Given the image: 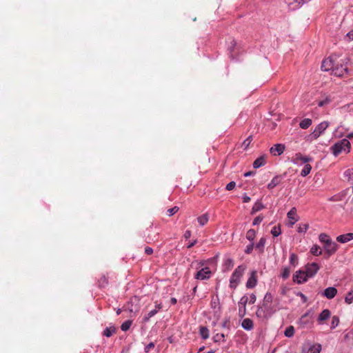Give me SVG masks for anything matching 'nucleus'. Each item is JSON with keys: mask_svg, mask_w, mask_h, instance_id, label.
<instances>
[{"mask_svg": "<svg viewBox=\"0 0 353 353\" xmlns=\"http://www.w3.org/2000/svg\"><path fill=\"white\" fill-rule=\"evenodd\" d=\"M339 324V318L337 316H334L332 318L331 329H334Z\"/></svg>", "mask_w": 353, "mask_h": 353, "instance_id": "nucleus-43", "label": "nucleus"}, {"mask_svg": "<svg viewBox=\"0 0 353 353\" xmlns=\"http://www.w3.org/2000/svg\"><path fill=\"white\" fill-rule=\"evenodd\" d=\"M345 177L347 178V180L353 179V168H350L347 170L344 173Z\"/></svg>", "mask_w": 353, "mask_h": 353, "instance_id": "nucleus-49", "label": "nucleus"}, {"mask_svg": "<svg viewBox=\"0 0 353 353\" xmlns=\"http://www.w3.org/2000/svg\"><path fill=\"white\" fill-rule=\"evenodd\" d=\"M254 245L252 243L247 245L246 249L245 250V253L250 254L253 250Z\"/></svg>", "mask_w": 353, "mask_h": 353, "instance_id": "nucleus-57", "label": "nucleus"}, {"mask_svg": "<svg viewBox=\"0 0 353 353\" xmlns=\"http://www.w3.org/2000/svg\"><path fill=\"white\" fill-rule=\"evenodd\" d=\"M191 236V231L190 230H186L184 233V238L188 239Z\"/></svg>", "mask_w": 353, "mask_h": 353, "instance_id": "nucleus-60", "label": "nucleus"}, {"mask_svg": "<svg viewBox=\"0 0 353 353\" xmlns=\"http://www.w3.org/2000/svg\"><path fill=\"white\" fill-rule=\"evenodd\" d=\"M245 270V268L242 265H239L236 268L230 277V285L231 288L236 287Z\"/></svg>", "mask_w": 353, "mask_h": 353, "instance_id": "nucleus-3", "label": "nucleus"}, {"mask_svg": "<svg viewBox=\"0 0 353 353\" xmlns=\"http://www.w3.org/2000/svg\"><path fill=\"white\" fill-rule=\"evenodd\" d=\"M282 277L285 279L287 278V268H283L282 269V273H281Z\"/></svg>", "mask_w": 353, "mask_h": 353, "instance_id": "nucleus-59", "label": "nucleus"}, {"mask_svg": "<svg viewBox=\"0 0 353 353\" xmlns=\"http://www.w3.org/2000/svg\"><path fill=\"white\" fill-rule=\"evenodd\" d=\"M257 283V272L256 271H252L251 272V275L248 279V281L246 283V287L248 288H253L256 286Z\"/></svg>", "mask_w": 353, "mask_h": 353, "instance_id": "nucleus-13", "label": "nucleus"}, {"mask_svg": "<svg viewBox=\"0 0 353 353\" xmlns=\"http://www.w3.org/2000/svg\"><path fill=\"white\" fill-rule=\"evenodd\" d=\"M329 125L328 121H323L318 124L314 130L307 136V140L312 141L317 139L328 128Z\"/></svg>", "mask_w": 353, "mask_h": 353, "instance_id": "nucleus-2", "label": "nucleus"}, {"mask_svg": "<svg viewBox=\"0 0 353 353\" xmlns=\"http://www.w3.org/2000/svg\"><path fill=\"white\" fill-rule=\"evenodd\" d=\"M285 149V145L284 144L278 143L274 145L270 150V153L274 156H277L281 154Z\"/></svg>", "mask_w": 353, "mask_h": 353, "instance_id": "nucleus-12", "label": "nucleus"}, {"mask_svg": "<svg viewBox=\"0 0 353 353\" xmlns=\"http://www.w3.org/2000/svg\"><path fill=\"white\" fill-rule=\"evenodd\" d=\"M351 148L350 142L347 139H343L336 143L331 148L332 152L334 156H337L343 150L350 152Z\"/></svg>", "mask_w": 353, "mask_h": 353, "instance_id": "nucleus-1", "label": "nucleus"}, {"mask_svg": "<svg viewBox=\"0 0 353 353\" xmlns=\"http://www.w3.org/2000/svg\"><path fill=\"white\" fill-rule=\"evenodd\" d=\"M108 285V278L103 275L101 276V278L98 280V285L101 288H105Z\"/></svg>", "mask_w": 353, "mask_h": 353, "instance_id": "nucleus-26", "label": "nucleus"}, {"mask_svg": "<svg viewBox=\"0 0 353 353\" xmlns=\"http://www.w3.org/2000/svg\"><path fill=\"white\" fill-rule=\"evenodd\" d=\"M264 302L269 303L272 304L273 302V296L271 293L267 292L264 296L263 301Z\"/></svg>", "mask_w": 353, "mask_h": 353, "instance_id": "nucleus-46", "label": "nucleus"}, {"mask_svg": "<svg viewBox=\"0 0 353 353\" xmlns=\"http://www.w3.org/2000/svg\"><path fill=\"white\" fill-rule=\"evenodd\" d=\"M307 278L303 270H299L296 272V274L293 276V281L299 284L305 282Z\"/></svg>", "mask_w": 353, "mask_h": 353, "instance_id": "nucleus-11", "label": "nucleus"}, {"mask_svg": "<svg viewBox=\"0 0 353 353\" xmlns=\"http://www.w3.org/2000/svg\"><path fill=\"white\" fill-rule=\"evenodd\" d=\"M252 141V136H250L243 142L242 147L243 148L244 150H246L249 147Z\"/></svg>", "mask_w": 353, "mask_h": 353, "instance_id": "nucleus-45", "label": "nucleus"}, {"mask_svg": "<svg viewBox=\"0 0 353 353\" xmlns=\"http://www.w3.org/2000/svg\"><path fill=\"white\" fill-rule=\"evenodd\" d=\"M236 186V183L234 181H231L226 185V190H232Z\"/></svg>", "mask_w": 353, "mask_h": 353, "instance_id": "nucleus-53", "label": "nucleus"}, {"mask_svg": "<svg viewBox=\"0 0 353 353\" xmlns=\"http://www.w3.org/2000/svg\"><path fill=\"white\" fill-rule=\"evenodd\" d=\"M337 294V290L334 287H328L325 289L323 294L326 298L331 299H333Z\"/></svg>", "mask_w": 353, "mask_h": 353, "instance_id": "nucleus-14", "label": "nucleus"}, {"mask_svg": "<svg viewBox=\"0 0 353 353\" xmlns=\"http://www.w3.org/2000/svg\"><path fill=\"white\" fill-rule=\"evenodd\" d=\"M312 170V166L310 164H305L303 169L301 170V175L306 176L308 175Z\"/></svg>", "mask_w": 353, "mask_h": 353, "instance_id": "nucleus-32", "label": "nucleus"}, {"mask_svg": "<svg viewBox=\"0 0 353 353\" xmlns=\"http://www.w3.org/2000/svg\"><path fill=\"white\" fill-rule=\"evenodd\" d=\"M132 321L130 320L125 321L123 322L121 325V329L122 331H127L130 329V326L132 325Z\"/></svg>", "mask_w": 353, "mask_h": 353, "instance_id": "nucleus-35", "label": "nucleus"}, {"mask_svg": "<svg viewBox=\"0 0 353 353\" xmlns=\"http://www.w3.org/2000/svg\"><path fill=\"white\" fill-rule=\"evenodd\" d=\"M255 234H256L255 230L253 229H250L246 233V238L249 241H253L255 237Z\"/></svg>", "mask_w": 353, "mask_h": 353, "instance_id": "nucleus-42", "label": "nucleus"}, {"mask_svg": "<svg viewBox=\"0 0 353 353\" xmlns=\"http://www.w3.org/2000/svg\"><path fill=\"white\" fill-rule=\"evenodd\" d=\"M154 347V343L153 342L150 343L148 345H147L145 347V352L146 353L150 352V351Z\"/></svg>", "mask_w": 353, "mask_h": 353, "instance_id": "nucleus-54", "label": "nucleus"}, {"mask_svg": "<svg viewBox=\"0 0 353 353\" xmlns=\"http://www.w3.org/2000/svg\"><path fill=\"white\" fill-rule=\"evenodd\" d=\"M282 299L280 296H277L274 299H273L272 305L274 309V313L280 309L284 308L283 303H282Z\"/></svg>", "mask_w": 353, "mask_h": 353, "instance_id": "nucleus-18", "label": "nucleus"}, {"mask_svg": "<svg viewBox=\"0 0 353 353\" xmlns=\"http://www.w3.org/2000/svg\"><path fill=\"white\" fill-rule=\"evenodd\" d=\"M346 36L348 37L350 39L353 40V30L350 31Z\"/></svg>", "mask_w": 353, "mask_h": 353, "instance_id": "nucleus-63", "label": "nucleus"}, {"mask_svg": "<svg viewBox=\"0 0 353 353\" xmlns=\"http://www.w3.org/2000/svg\"><path fill=\"white\" fill-rule=\"evenodd\" d=\"M349 70L346 67H343L342 65L340 66L336 65L334 66V68L332 71V74L336 77H343L345 74H348Z\"/></svg>", "mask_w": 353, "mask_h": 353, "instance_id": "nucleus-8", "label": "nucleus"}, {"mask_svg": "<svg viewBox=\"0 0 353 353\" xmlns=\"http://www.w3.org/2000/svg\"><path fill=\"white\" fill-rule=\"evenodd\" d=\"M319 241L324 244L327 243L329 241H332V239L330 238V236L325 233H321L319 235Z\"/></svg>", "mask_w": 353, "mask_h": 353, "instance_id": "nucleus-31", "label": "nucleus"}, {"mask_svg": "<svg viewBox=\"0 0 353 353\" xmlns=\"http://www.w3.org/2000/svg\"><path fill=\"white\" fill-rule=\"evenodd\" d=\"M211 274H212V272H211L210 268L208 267H205V268H202L199 271H198L196 273L194 278L196 279H199V280L208 279L210 277Z\"/></svg>", "mask_w": 353, "mask_h": 353, "instance_id": "nucleus-6", "label": "nucleus"}, {"mask_svg": "<svg viewBox=\"0 0 353 353\" xmlns=\"http://www.w3.org/2000/svg\"><path fill=\"white\" fill-rule=\"evenodd\" d=\"M256 297L255 294H252L250 296V298L248 297V303H249L250 304H254L256 302Z\"/></svg>", "mask_w": 353, "mask_h": 353, "instance_id": "nucleus-55", "label": "nucleus"}, {"mask_svg": "<svg viewBox=\"0 0 353 353\" xmlns=\"http://www.w3.org/2000/svg\"><path fill=\"white\" fill-rule=\"evenodd\" d=\"M158 312V310L157 309H154L151 311H150L148 314L146 316H145V317L143 318V321L145 322H147L149 321V319L152 317L153 316H154Z\"/></svg>", "mask_w": 353, "mask_h": 353, "instance_id": "nucleus-40", "label": "nucleus"}, {"mask_svg": "<svg viewBox=\"0 0 353 353\" xmlns=\"http://www.w3.org/2000/svg\"><path fill=\"white\" fill-rule=\"evenodd\" d=\"M299 219V215L296 214V208L295 207H293L288 211V226L292 227Z\"/></svg>", "mask_w": 353, "mask_h": 353, "instance_id": "nucleus-7", "label": "nucleus"}, {"mask_svg": "<svg viewBox=\"0 0 353 353\" xmlns=\"http://www.w3.org/2000/svg\"><path fill=\"white\" fill-rule=\"evenodd\" d=\"M286 292H287L286 287L285 285H282L278 292L277 296H280L281 298H283V297H285V296L286 294Z\"/></svg>", "mask_w": 353, "mask_h": 353, "instance_id": "nucleus-48", "label": "nucleus"}, {"mask_svg": "<svg viewBox=\"0 0 353 353\" xmlns=\"http://www.w3.org/2000/svg\"><path fill=\"white\" fill-rule=\"evenodd\" d=\"M319 268V265L315 262L308 263L305 265V270L304 271L305 274H306L307 278L313 277L318 272Z\"/></svg>", "mask_w": 353, "mask_h": 353, "instance_id": "nucleus-5", "label": "nucleus"}, {"mask_svg": "<svg viewBox=\"0 0 353 353\" xmlns=\"http://www.w3.org/2000/svg\"><path fill=\"white\" fill-rule=\"evenodd\" d=\"M236 46V41L233 39H230L228 44V50L229 51L230 55L232 59H234L236 54L235 52Z\"/></svg>", "mask_w": 353, "mask_h": 353, "instance_id": "nucleus-15", "label": "nucleus"}, {"mask_svg": "<svg viewBox=\"0 0 353 353\" xmlns=\"http://www.w3.org/2000/svg\"><path fill=\"white\" fill-rule=\"evenodd\" d=\"M263 208V205H262V203L261 202H259V201L256 202L252 208L251 214H254V213L260 211Z\"/></svg>", "mask_w": 353, "mask_h": 353, "instance_id": "nucleus-30", "label": "nucleus"}, {"mask_svg": "<svg viewBox=\"0 0 353 353\" xmlns=\"http://www.w3.org/2000/svg\"><path fill=\"white\" fill-rule=\"evenodd\" d=\"M256 315L257 317L261 319H268L271 316L269 313H266L265 309H263L261 305L258 306V308L256 311Z\"/></svg>", "mask_w": 353, "mask_h": 353, "instance_id": "nucleus-19", "label": "nucleus"}, {"mask_svg": "<svg viewBox=\"0 0 353 353\" xmlns=\"http://www.w3.org/2000/svg\"><path fill=\"white\" fill-rule=\"evenodd\" d=\"M344 196H345V194H343V193L339 194H335V195L331 196L329 199V201H339L343 200Z\"/></svg>", "mask_w": 353, "mask_h": 353, "instance_id": "nucleus-37", "label": "nucleus"}, {"mask_svg": "<svg viewBox=\"0 0 353 353\" xmlns=\"http://www.w3.org/2000/svg\"><path fill=\"white\" fill-rule=\"evenodd\" d=\"M321 349H322L321 345L320 343H316V344L312 345L309 347L308 350L311 353H320L321 351Z\"/></svg>", "mask_w": 353, "mask_h": 353, "instance_id": "nucleus-27", "label": "nucleus"}, {"mask_svg": "<svg viewBox=\"0 0 353 353\" xmlns=\"http://www.w3.org/2000/svg\"><path fill=\"white\" fill-rule=\"evenodd\" d=\"M312 160V159L310 157H304L301 153H297L295 154V157L293 158L292 161L295 163H298L299 161H301L303 163H306Z\"/></svg>", "mask_w": 353, "mask_h": 353, "instance_id": "nucleus-16", "label": "nucleus"}, {"mask_svg": "<svg viewBox=\"0 0 353 353\" xmlns=\"http://www.w3.org/2000/svg\"><path fill=\"white\" fill-rule=\"evenodd\" d=\"M178 211H179V208L177 206H174V207L168 210L167 214L169 216H171L173 214H174L175 213H176Z\"/></svg>", "mask_w": 353, "mask_h": 353, "instance_id": "nucleus-50", "label": "nucleus"}, {"mask_svg": "<svg viewBox=\"0 0 353 353\" xmlns=\"http://www.w3.org/2000/svg\"><path fill=\"white\" fill-rule=\"evenodd\" d=\"M290 263L293 266H296L298 264V256L296 254L294 253L290 254Z\"/></svg>", "mask_w": 353, "mask_h": 353, "instance_id": "nucleus-38", "label": "nucleus"}, {"mask_svg": "<svg viewBox=\"0 0 353 353\" xmlns=\"http://www.w3.org/2000/svg\"><path fill=\"white\" fill-rule=\"evenodd\" d=\"M253 174V172H248L244 174L245 176H250Z\"/></svg>", "mask_w": 353, "mask_h": 353, "instance_id": "nucleus-64", "label": "nucleus"}, {"mask_svg": "<svg viewBox=\"0 0 353 353\" xmlns=\"http://www.w3.org/2000/svg\"><path fill=\"white\" fill-rule=\"evenodd\" d=\"M145 252L148 254V255H150L153 253V250L152 248L150 247H146L145 248Z\"/></svg>", "mask_w": 353, "mask_h": 353, "instance_id": "nucleus-58", "label": "nucleus"}, {"mask_svg": "<svg viewBox=\"0 0 353 353\" xmlns=\"http://www.w3.org/2000/svg\"><path fill=\"white\" fill-rule=\"evenodd\" d=\"M197 220H198V222L199 223V224L203 226V225H205L208 223V221L209 220V217L207 214H203V215L199 216Z\"/></svg>", "mask_w": 353, "mask_h": 353, "instance_id": "nucleus-29", "label": "nucleus"}, {"mask_svg": "<svg viewBox=\"0 0 353 353\" xmlns=\"http://www.w3.org/2000/svg\"><path fill=\"white\" fill-rule=\"evenodd\" d=\"M265 164V157L262 156L257 158L253 163V167L254 168H259Z\"/></svg>", "mask_w": 353, "mask_h": 353, "instance_id": "nucleus-22", "label": "nucleus"}, {"mask_svg": "<svg viewBox=\"0 0 353 353\" xmlns=\"http://www.w3.org/2000/svg\"><path fill=\"white\" fill-rule=\"evenodd\" d=\"M353 239V233H347L339 235L336 237V241L341 243H347Z\"/></svg>", "mask_w": 353, "mask_h": 353, "instance_id": "nucleus-17", "label": "nucleus"}, {"mask_svg": "<svg viewBox=\"0 0 353 353\" xmlns=\"http://www.w3.org/2000/svg\"><path fill=\"white\" fill-rule=\"evenodd\" d=\"M241 325L246 330H251L254 327L253 321L248 318L242 321Z\"/></svg>", "mask_w": 353, "mask_h": 353, "instance_id": "nucleus-21", "label": "nucleus"}, {"mask_svg": "<svg viewBox=\"0 0 353 353\" xmlns=\"http://www.w3.org/2000/svg\"><path fill=\"white\" fill-rule=\"evenodd\" d=\"M225 338V335L223 334H217L216 336H214V340L215 342H218L220 341H223Z\"/></svg>", "mask_w": 353, "mask_h": 353, "instance_id": "nucleus-52", "label": "nucleus"}, {"mask_svg": "<svg viewBox=\"0 0 353 353\" xmlns=\"http://www.w3.org/2000/svg\"><path fill=\"white\" fill-rule=\"evenodd\" d=\"M116 330L117 329L114 326L108 327L104 330L103 334L106 337H110L116 332Z\"/></svg>", "mask_w": 353, "mask_h": 353, "instance_id": "nucleus-24", "label": "nucleus"}, {"mask_svg": "<svg viewBox=\"0 0 353 353\" xmlns=\"http://www.w3.org/2000/svg\"><path fill=\"white\" fill-rule=\"evenodd\" d=\"M294 334V328L293 326H288V338L292 337Z\"/></svg>", "mask_w": 353, "mask_h": 353, "instance_id": "nucleus-56", "label": "nucleus"}, {"mask_svg": "<svg viewBox=\"0 0 353 353\" xmlns=\"http://www.w3.org/2000/svg\"><path fill=\"white\" fill-rule=\"evenodd\" d=\"M339 245L334 241H329L327 243L323 245V249L325 250L324 256L326 259L330 258L338 250Z\"/></svg>", "mask_w": 353, "mask_h": 353, "instance_id": "nucleus-4", "label": "nucleus"}, {"mask_svg": "<svg viewBox=\"0 0 353 353\" xmlns=\"http://www.w3.org/2000/svg\"><path fill=\"white\" fill-rule=\"evenodd\" d=\"M312 123V121L311 119H303L300 123L299 127L302 129H307Z\"/></svg>", "mask_w": 353, "mask_h": 353, "instance_id": "nucleus-23", "label": "nucleus"}, {"mask_svg": "<svg viewBox=\"0 0 353 353\" xmlns=\"http://www.w3.org/2000/svg\"><path fill=\"white\" fill-rule=\"evenodd\" d=\"M280 178L279 176L274 177L271 182L268 184V188L272 189L280 183Z\"/></svg>", "mask_w": 353, "mask_h": 353, "instance_id": "nucleus-36", "label": "nucleus"}, {"mask_svg": "<svg viewBox=\"0 0 353 353\" xmlns=\"http://www.w3.org/2000/svg\"><path fill=\"white\" fill-rule=\"evenodd\" d=\"M345 301L347 304H351L353 302V290L350 291L345 297Z\"/></svg>", "mask_w": 353, "mask_h": 353, "instance_id": "nucleus-41", "label": "nucleus"}, {"mask_svg": "<svg viewBox=\"0 0 353 353\" xmlns=\"http://www.w3.org/2000/svg\"><path fill=\"white\" fill-rule=\"evenodd\" d=\"M334 66V63L331 57L324 59L321 63V69L323 71H332Z\"/></svg>", "mask_w": 353, "mask_h": 353, "instance_id": "nucleus-10", "label": "nucleus"}, {"mask_svg": "<svg viewBox=\"0 0 353 353\" xmlns=\"http://www.w3.org/2000/svg\"><path fill=\"white\" fill-rule=\"evenodd\" d=\"M331 316V312L328 309L323 310L318 317V321L321 322L327 320Z\"/></svg>", "mask_w": 353, "mask_h": 353, "instance_id": "nucleus-20", "label": "nucleus"}, {"mask_svg": "<svg viewBox=\"0 0 353 353\" xmlns=\"http://www.w3.org/2000/svg\"><path fill=\"white\" fill-rule=\"evenodd\" d=\"M308 228H309V224L308 223L300 225L299 226L298 229H297V232L299 233L305 232L307 230Z\"/></svg>", "mask_w": 353, "mask_h": 353, "instance_id": "nucleus-47", "label": "nucleus"}, {"mask_svg": "<svg viewBox=\"0 0 353 353\" xmlns=\"http://www.w3.org/2000/svg\"><path fill=\"white\" fill-rule=\"evenodd\" d=\"M196 242H197V241H196V240H194V241H193L192 242H190V243L188 245L187 248H188V249H190V248H192V247H193V246L196 243Z\"/></svg>", "mask_w": 353, "mask_h": 353, "instance_id": "nucleus-62", "label": "nucleus"}, {"mask_svg": "<svg viewBox=\"0 0 353 353\" xmlns=\"http://www.w3.org/2000/svg\"><path fill=\"white\" fill-rule=\"evenodd\" d=\"M200 334L203 339H207L209 337V330L205 327H200Z\"/></svg>", "mask_w": 353, "mask_h": 353, "instance_id": "nucleus-33", "label": "nucleus"}, {"mask_svg": "<svg viewBox=\"0 0 353 353\" xmlns=\"http://www.w3.org/2000/svg\"><path fill=\"white\" fill-rule=\"evenodd\" d=\"M263 216H256V217L254 219L252 224H253L254 225H258V224H259V223H261V221H263Z\"/></svg>", "mask_w": 353, "mask_h": 353, "instance_id": "nucleus-51", "label": "nucleus"}, {"mask_svg": "<svg viewBox=\"0 0 353 353\" xmlns=\"http://www.w3.org/2000/svg\"><path fill=\"white\" fill-rule=\"evenodd\" d=\"M332 101V99L330 96H326L325 98L318 102V106L319 107H323L325 105H328Z\"/></svg>", "mask_w": 353, "mask_h": 353, "instance_id": "nucleus-34", "label": "nucleus"}, {"mask_svg": "<svg viewBox=\"0 0 353 353\" xmlns=\"http://www.w3.org/2000/svg\"><path fill=\"white\" fill-rule=\"evenodd\" d=\"M265 243V239L263 238H261L259 240V241L257 243V244L256 245V249H258L259 250V252H263Z\"/></svg>", "mask_w": 353, "mask_h": 353, "instance_id": "nucleus-39", "label": "nucleus"}, {"mask_svg": "<svg viewBox=\"0 0 353 353\" xmlns=\"http://www.w3.org/2000/svg\"><path fill=\"white\" fill-rule=\"evenodd\" d=\"M281 228L279 225L274 226L271 230V233L274 236H278L281 234Z\"/></svg>", "mask_w": 353, "mask_h": 353, "instance_id": "nucleus-44", "label": "nucleus"}, {"mask_svg": "<svg viewBox=\"0 0 353 353\" xmlns=\"http://www.w3.org/2000/svg\"><path fill=\"white\" fill-rule=\"evenodd\" d=\"M248 302V296H242L239 302V314L241 317H243L245 314V307Z\"/></svg>", "mask_w": 353, "mask_h": 353, "instance_id": "nucleus-9", "label": "nucleus"}, {"mask_svg": "<svg viewBox=\"0 0 353 353\" xmlns=\"http://www.w3.org/2000/svg\"><path fill=\"white\" fill-rule=\"evenodd\" d=\"M261 306L263 307V309H265L266 313H269L270 315H272L274 313L272 304L263 301V303Z\"/></svg>", "mask_w": 353, "mask_h": 353, "instance_id": "nucleus-25", "label": "nucleus"}, {"mask_svg": "<svg viewBox=\"0 0 353 353\" xmlns=\"http://www.w3.org/2000/svg\"><path fill=\"white\" fill-rule=\"evenodd\" d=\"M310 252L314 256H317L322 254V250H321V248L317 245H314V246H312V248H311Z\"/></svg>", "mask_w": 353, "mask_h": 353, "instance_id": "nucleus-28", "label": "nucleus"}, {"mask_svg": "<svg viewBox=\"0 0 353 353\" xmlns=\"http://www.w3.org/2000/svg\"><path fill=\"white\" fill-rule=\"evenodd\" d=\"M250 197L248 196V195L245 194L243 196V201L244 203H248L250 201Z\"/></svg>", "mask_w": 353, "mask_h": 353, "instance_id": "nucleus-61", "label": "nucleus"}]
</instances>
